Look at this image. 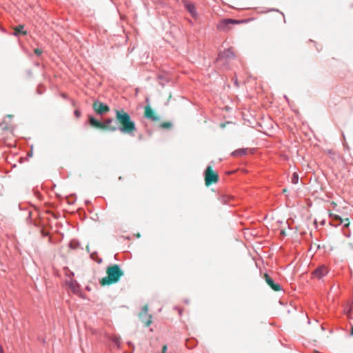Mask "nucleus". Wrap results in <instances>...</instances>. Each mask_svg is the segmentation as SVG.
I'll use <instances>...</instances> for the list:
<instances>
[{"label": "nucleus", "instance_id": "obj_1", "mask_svg": "<svg viewBox=\"0 0 353 353\" xmlns=\"http://www.w3.org/2000/svg\"><path fill=\"white\" fill-rule=\"evenodd\" d=\"M116 121L112 125V119L99 121L93 116H89L88 123L91 126L103 130H120L122 132H133L136 130L135 123L128 113L123 110H116Z\"/></svg>", "mask_w": 353, "mask_h": 353}, {"label": "nucleus", "instance_id": "obj_2", "mask_svg": "<svg viewBox=\"0 0 353 353\" xmlns=\"http://www.w3.org/2000/svg\"><path fill=\"white\" fill-rule=\"evenodd\" d=\"M107 276L100 281L101 285H111L119 281L120 278L123 275V272L120 266L114 264L108 267L106 270Z\"/></svg>", "mask_w": 353, "mask_h": 353}, {"label": "nucleus", "instance_id": "obj_3", "mask_svg": "<svg viewBox=\"0 0 353 353\" xmlns=\"http://www.w3.org/2000/svg\"><path fill=\"white\" fill-rule=\"evenodd\" d=\"M218 180V174L212 170L211 166L208 165L205 172V184L209 185L212 183H216Z\"/></svg>", "mask_w": 353, "mask_h": 353}, {"label": "nucleus", "instance_id": "obj_4", "mask_svg": "<svg viewBox=\"0 0 353 353\" xmlns=\"http://www.w3.org/2000/svg\"><path fill=\"white\" fill-rule=\"evenodd\" d=\"M92 108L94 112L99 115L105 114L110 110V108L107 104L102 103L99 100H95L94 101Z\"/></svg>", "mask_w": 353, "mask_h": 353}, {"label": "nucleus", "instance_id": "obj_5", "mask_svg": "<svg viewBox=\"0 0 353 353\" xmlns=\"http://www.w3.org/2000/svg\"><path fill=\"white\" fill-rule=\"evenodd\" d=\"M329 270L325 265H319L312 272V278L321 279L326 276Z\"/></svg>", "mask_w": 353, "mask_h": 353}, {"label": "nucleus", "instance_id": "obj_6", "mask_svg": "<svg viewBox=\"0 0 353 353\" xmlns=\"http://www.w3.org/2000/svg\"><path fill=\"white\" fill-rule=\"evenodd\" d=\"M234 57H235L234 53L231 50L230 48H228L223 51H221L219 53L218 57L216 58V61L217 62H219L221 61H227L228 60L234 59Z\"/></svg>", "mask_w": 353, "mask_h": 353}, {"label": "nucleus", "instance_id": "obj_7", "mask_svg": "<svg viewBox=\"0 0 353 353\" xmlns=\"http://www.w3.org/2000/svg\"><path fill=\"white\" fill-rule=\"evenodd\" d=\"M148 305H145L142 308V312L140 313L139 316L144 323L145 327H148L152 323V316L148 314Z\"/></svg>", "mask_w": 353, "mask_h": 353}, {"label": "nucleus", "instance_id": "obj_8", "mask_svg": "<svg viewBox=\"0 0 353 353\" xmlns=\"http://www.w3.org/2000/svg\"><path fill=\"white\" fill-rule=\"evenodd\" d=\"M264 279L268 285L274 291H280L282 290L281 285L278 283H275L269 274H265Z\"/></svg>", "mask_w": 353, "mask_h": 353}, {"label": "nucleus", "instance_id": "obj_9", "mask_svg": "<svg viewBox=\"0 0 353 353\" xmlns=\"http://www.w3.org/2000/svg\"><path fill=\"white\" fill-rule=\"evenodd\" d=\"M66 284L70 290L75 294H81V287L78 282L75 280L70 279L66 281Z\"/></svg>", "mask_w": 353, "mask_h": 353}, {"label": "nucleus", "instance_id": "obj_10", "mask_svg": "<svg viewBox=\"0 0 353 353\" xmlns=\"http://www.w3.org/2000/svg\"><path fill=\"white\" fill-rule=\"evenodd\" d=\"M144 116L145 118L153 121L159 120V117L156 115L154 111L151 108L150 105H146L145 107Z\"/></svg>", "mask_w": 353, "mask_h": 353}, {"label": "nucleus", "instance_id": "obj_11", "mask_svg": "<svg viewBox=\"0 0 353 353\" xmlns=\"http://www.w3.org/2000/svg\"><path fill=\"white\" fill-rule=\"evenodd\" d=\"M241 21L232 19H224L218 25V28L220 30H225L230 24H239Z\"/></svg>", "mask_w": 353, "mask_h": 353}, {"label": "nucleus", "instance_id": "obj_12", "mask_svg": "<svg viewBox=\"0 0 353 353\" xmlns=\"http://www.w3.org/2000/svg\"><path fill=\"white\" fill-rule=\"evenodd\" d=\"M183 3L185 9L190 13L192 17H195L197 15V12L194 5L192 3L187 1L186 0H184Z\"/></svg>", "mask_w": 353, "mask_h": 353}, {"label": "nucleus", "instance_id": "obj_13", "mask_svg": "<svg viewBox=\"0 0 353 353\" xmlns=\"http://www.w3.org/2000/svg\"><path fill=\"white\" fill-rule=\"evenodd\" d=\"M254 149H248V148H241V149H237L232 152L231 155L235 157H242L245 156L248 154V151H250L251 152H254Z\"/></svg>", "mask_w": 353, "mask_h": 353}, {"label": "nucleus", "instance_id": "obj_14", "mask_svg": "<svg viewBox=\"0 0 353 353\" xmlns=\"http://www.w3.org/2000/svg\"><path fill=\"white\" fill-rule=\"evenodd\" d=\"M330 216L332 219V221L333 222L332 225L334 226H337L343 223V219L339 215L330 214Z\"/></svg>", "mask_w": 353, "mask_h": 353}, {"label": "nucleus", "instance_id": "obj_15", "mask_svg": "<svg viewBox=\"0 0 353 353\" xmlns=\"http://www.w3.org/2000/svg\"><path fill=\"white\" fill-rule=\"evenodd\" d=\"M23 28L24 26L23 25H19L18 26H17L14 29V34L15 36H19V34H26L27 32L26 31L23 30Z\"/></svg>", "mask_w": 353, "mask_h": 353}, {"label": "nucleus", "instance_id": "obj_16", "mask_svg": "<svg viewBox=\"0 0 353 353\" xmlns=\"http://www.w3.org/2000/svg\"><path fill=\"white\" fill-rule=\"evenodd\" d=\"M232 199L231 196L228 195H221L219 197V200L223 204H229L230 201Z\"/></svg>", "mask_w": 353, "mask_h": 353}, {"label": "nucleus", "instance_id": "obj_17", "mask_svg": "<svg viewBox=\"0 0 353 353\" xmlns=\"http://www.w3.org/2000/svg\"><path fill=\"white\" fill-rule=\"evenodd\" d=\"M0 130L4 131V130H10L12 132L14 129L10 128L7 123L6 121H3L0 123Z\"/></svg>", "mask_w": 353, "mask_h": 353}, {"label": "nucleus", "instance_id": "obj_18", "mask_svg": "<svg viewBox=\"0 0 353 353\" xmlns=\"http://www.w3.org/2000/svg\"><path fill=\"white\" fill-rule=\"evenodd\" d=\"M160 127L163 129L170 130L172 127V123L170 121L163 122L160 124Z\"/></svg>", "mask_w": 353, "mask_h": 353}, {"label": "nucleus", "instance_id": "obj_19", "mask_svg": "<svg viewBox=\"0 0 353 353\" xmlns=\"http://www.w3.org/2000/svg\"><path fill=\"white\" fill-rule=\"evenodd\" d=\"M90 257L92 259L97 261L98 263H101L102 262V259L97 256V253L96 252H94L90 254Z\"/></svg>", "mask_w": 353, "mask_h": 353}, {"label": "nucleus", "instance_id": "obj_20", "mask_svg": "<svg viewBox=\"0 0 353 353\" xmlns=\"http://www.w3.org/2000/svg\"><path fill=\"white\" fill-rule=\"evenodd\" d=\"M69 246L71 249H77L80 246V243L77 241H71Z\"/></svg>", "mask_w": 353, "mask_h": 353}, {"label": "nucleus", "instance_id": "obj_21", "mask_svg": "<svg viewBox=\"0 0 353 353\" xmlns=\"http://www.w3.org/2000/svg\"><path fill=\"white\" fill-rule=\"evenodd\" d=\"M112 342L118 347H120L121 337L118 336H114L112 338Z\"/></svg>", "mask_w": 353, "mask_h": 353}, {"label": "nucleus", "instance_id": "obj_22", "mask_svg": "<svg viewBox=\"0 0 353 353\" xmlns=\"http://www.w3.org/2000/svg\"><path fill=\"white\" fill-rule=\"evenodd\" d=\"M291 182L293 184H296L299 182V175L296 172H294L291 177Z\"/></svg>", "mask_w": 353, "mask_h": 353}, {"label": "nucleus", "instance_id": "obj_23", "mask_svg": "<svg viewBox=\"0 0 353 353\" xmlns=\"http://www.w3.org/2000/svg\"><path fill=\"white\" fill-rule=\"evenodd\" d=\"M343 223H342L343 225L344 228H348L350 225L349 219L347 218L345 219H343Z\"/></svg>", "mask_w": 353, "mask_h": 353}, {"label": "nucleus", "instance_id": "obj_24", "mask_svg": "<svg viewBox=\"0 0 353 353\" xmlns=\"http://www.w3.org/2000/svg\"><path fill=\"white\" fill-rule=\"evenodd\" d=\"M34 52L37 56H40L43 53V50L41 49H39V48H35L34 50Z\"/></svg>", "mask_w": 353, "mask_h": 353}, {"label": "nucleus", "instance_id": "obj_25", "mask_svg": "<svg viewBox=\"0 0 353 353\" xmlns=\"http://www.w3.org/2000/svg\"><path fill=\"white\" fill-rule=\"evenodd\" d=\"M74 114L75 117L79 118L81 117V113L79 110L77 109L74 111Z\"/></svg>", "mask_w": 353, "mask_h": 353}, {"label": "nucleus", "instance_id": "obj_26", "mask_svg": "<svg viewBox=\"0 0 353 353\" xmlns=\"http://www.w3.org/2000/svg\"><path fill=\"white\" fill-rule=\"evenodd\" d=\"M167 345H164L162 347V352L161 353H167Z\"/></svg>", "mask_w": 353, "mask_h": 353}, {"label": "nucleus", "instance_id": "obj_27", "mask_svg": "<svg viewBox=\"0 0 353 353\" xmlns=\"http://www.w3.org/2000/svg\"><path fill=\"white\" fill-rule=\"evenodd\" d=\"M128 345L129 347H132L133 350L134 349V345L132 344V342L128 341Z\"/></svg>", "mask_w": 353, "mask_h": 353}, {"label": "nucleus", "instance_id": "obj_28", "mask_svg": "<svg viewBox=\"0 0 353 353\" xmlns=\"http://www.w3.org/2000/svg\"><path fill=\"white\" fill-rule=\"evenodd\" d=\"M37 92H38V94H42V91H41V90H40V89H39V88H37Z\"/></svg>", "mask_w": 353, "mask_h": 353}, {"label": "nucleus", "instance_id": "obj_29", "mask_svg": "<svg viewBox=\"0 0 353 353\" xmlns=\"http://www.w3.org/2000/svg\"><path fill=\"white\" fill-rule=\"evenodd\" d=\"M61 97H62L63 99H67V98H68L67 95H66L65 94H63H63H61Z\"/></svg>", "mask_w": 353, "mask_h": 353}, {"label": "nucleus", "instance_id": "obj_30", "mask_svg": "<svg viewBox=\"0 0 353 353\" xmlns=\"http://www.w3.org/2000/svg\"><path fill=\"white\" fill-rule=\"evenodd\" d=\"M350 335L353 336V326L351 328Z\"/></svg>", "mask_w": 353, "mask_h": 353}, {"label": "nucleus", "instance_id": "obj_31", "mask_svg": "<svg viewBox=\"0 0 353 353\" xmlns=\"http://www.w3.org/2000/svg\"><path fill=\"white\" fill-rule=\"evenodd\" d=\"M0 353H3V349H2L1 345H0Z\"/></svg>", "mask_w": 353, "mask_h": 353}, {"label": "nucleus", "instance_id": "obj_32", "mask_svg": "<svg viewBox=\"0 0 353 353\" xmlns=\"http://www.w3.org/2000/svg\"><path fill=\"white\" fill-rule=\"evenodd\" d=\"M159 79H163V77L162 76H161V75H160V76H159Z\"/></svg>", "mask_w": 353, "mask_h": 353}, {"label": "nucleus", "instance_id": "obj_33", "mask_svg": "<svg viewBox=\"0 0 353 353\" xmlns=\"http://www.w3.org/2000/svg\"><path fill=\"white\" fill-rule=\"evenodd\" d=\"M72 104L73 106H74L75 105V102L74 101H72Z\"/></svg>", "mask_w": 353, "mask_h": 353}, {"label": "nucleus", "instance_id": "obj_34", "mask_svg": "<svg viewBox=\"0 0 353 353\" xmlns=\"http://www.w3.org/2000/svg\"><path fill=\"white\" fill-rule=\"evenodd\" d=\"M160 84H161L162 86H164V83H163V82H160Z\"/></svg>", "mask_w": 353, "mask_h": 353}, {"label": "nucleus", "instance_id": "obj_35", "mask_svg": "<svg viewBox=\"0 0 353 353\" xmlns=\"http://www.w3.org/2000/svg\"><path fill=\"white\" fill-rule=\"evenodd\" d=\"M36 65H37V66H39V63H36Z\"/></svg>", "mask_w": 353, "mask_h": 353}]
</instances>
